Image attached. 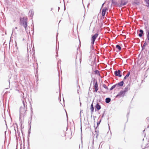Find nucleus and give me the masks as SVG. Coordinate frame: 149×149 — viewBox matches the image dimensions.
Returning a JSON list of instances; mask_svg holds the SVG:
<instances>
[{
    "label": "nucleus",
    "mask_w": 149,
    "mask_h": 149,
    "mask_svg": "<svg viewBox=\"0 0 149 149\" xmlns=\"http://www.w3.org/2000/svg\"><path fill=\"white\" fill-rule=\"evenodd\" d=\"M130 89V86L129 85H127L125 88L124 91L126 93L127 92L128 90Z\"/></svg>",
    "instance_id": "nucleus-10"
},
{
    "label": "nucleus",
    "mask_w": 149,
    "mask_h": 149,
    "mask_svg": "<svg viewBox=\"0 0 149 149\" xmlns=\"http://www.w3.org/2000/svg\"><path fill=\"white\" fill-rule=\"evenodd\" d=\"M23 106H21L20 107L19 109V118H21L22 117H23L26 114V102H25L24 100H23Z\"/></svg>",
    "instance_id": "nucleus-1"
},
{
    "label": "nucleus",
    "mask_w": 149,
    "mask_h": 149,
    "mask_svg": "<svg viewBox=\"0 0 149 149\" xmlns=\"http://www.w3.org/2000/svg\"><path fill=\"white\" fill-rule=\"evenodd\" d=\"M104 3H103L102 4V7L103 6V5H104Z\"/></svg>",
    "instance_id": "nucleus-23"
},
{
    "label": "nucleus",
    "mask_w": 149,
    "mask_h": 149,
    "mask_svg": "<svg viewBox=\"0 0 149 149\" xmlns=\"http://www.w3.org/2000/svg\"><path fill=\"white\" fill-rule=\"evenodd\" d=\"M110 101L111 99L109 98H107L106 99L105 102L107 103H108Z\"/></svg>",
    "instance_id": "nucleus-14"
},
{
    "label": "nucleus",
    "mask_w": 149,
    "mask_h": 149,
    "mask_svg": "<svg viewBox=\"0 0 149 149\" xmlns=\"http://www.w3.org/2000/svg\"><path fill=\"white\" fill-rule=\"evenodd\" d=\"M117 84H115L113 86L110 88V90H113V88H114L116 86H117Z\"/></svg>",
    "instance_id": "nucleus-18"
},
{
    "label": "nucleus",
    "mask_w": 149,
    "mask_h": 149,
    "mask_svg": "<svg viewBox=\"0 0 149 149\" xmlns=\"http://www.w3.org/2000/svg\"><path fill=\"white\" fill-rule=\"evenodd\" d=\"M108 10V9L106 8H104L102 10V15L104 16L105 15L106 11Z\"/></svg>",
    "instance_id": "nucleus-6"
},
{
    "label": "nucleus",
    "mask_w": 149,
    "mask_h": 149,
    "mask_svg": "<svg viewBox=\"0 0 149 149\" xmlns=\"http://www.w3.org/2000/svg\"><path fill=\"white\" fill-rule=\"evenodd\" d=\"M116 48L118 49L119 51H120L121 50V47L118 45H116Z\"/></svg>",
    "instance_id": "nucleus-17"
},
{
    "label": "nucleus",
    "mask_w": 149,
    "mask_h": 149,
    "mask_svg": "<svg viewBox=\"0 0 149 149\" xmlns=\"http://www.w3.org/2000/svg\"><path fill=\"white\" fill-rule=\"evenodd\" d=\"M130 74V72H128L127 74L124 77V80L127 77H128L129 76Z\"/></svg>",
    "instance_id": "nucleus-16"
},
{
    "label": "nucleus",
    "mask_w": 149,
    "mask_h": 149,
    "mask_svg": "<svg viewBox=\"0 0 149 149\" xmlns=\"http://www.w3.org/2000/svg\"><path fill=\"white\" fill-rule=\"evenodd\" d=\"M123 81H121L118 84H117V86H123Z\"/></svg>",
    "instance_id": "nucleus-13"
},
{
    "label": "nucleus",
    "mask_w": 149,
    "mask_h": 149,
    "mask_svg": "<svg viewBox=\"0 0 149 149\" xmlns=\"http://www.w3.org/2000/svg\"><path fill=\"white\" fill-rule=\"evenodd\" d=\"M145 1L146 2V3L148 4V6H149V0H145Z\"/></svg>",
    "instance_id": "nucleus-21"
},
{
    "label": "nucleus",
    "mask_w": 149,
    "mask_h": 149,
    "mask_svg": "<svg viewBox=\"0 0 149 149\" xmlns=\"http://www.w3.org/2000/svg\"><path fill=\"white\" fill-rule=\"evenodd\" d=\"M91 112L92 113H93L94 111V107L93 105L92 104L91 105Z\"/></svg>",
    "instance_id": "nucleus-15"
},
{
    "label": "nucleus",
    "mask_w": 149,
    "mask_h": 149,
    "mask_svg": "<svg viewBox=\"0 0 149 149\" xmlns=\"http://www.w3.org/2000/svg\"><path fill=\"white\" fill-rule=\"evenodd\" d=\"M126 92L124 91H121L117 95L116 97H123Z\"/></svg>",
    "instance_id": "nucleus-4"
},
{
    "label": "nucleus",
    "mask_w": 149,
    "mask_h": 149,
    "mask_svg": "<svg viewBox=\"0 0 149 149\" xmlns=\"http://www.w3.org/2000/svg\"><path fill=\"white\" fill-rule=\"evenodd\" d=\"M147 38L148 41H149V30L147 29L146 31Z\"/></svg>",
    "instance_id": "nucleus-12"
},
{
    "label": "nucleus",
    "mask_w": 149,
    "mask_h": 149,
    "mask_svg": "<svg viewBox=\"0 0 149 149\" xmlns=\"http://www.w3.org/2000/svg\"><path fill=\"white\" fill-rule=\"evenodd\" d=\"M33 11L32 10H30L29 12V14L31 16L33 15Z\"/></svg>",
    "instance_id": "nucleus-19"
},
{
    "label": "nucleus",
    "mask_w": 149,
    "mask_h": 149,
    "mask_svg": "<svg viewBox=\"0 0 149 149\" xmlns=\"http://www.w3.org/2000/svg\"><path fill=\"white\" fill-rule=\"evenodd\" d=\"M95 107L97 110H99L101 109V106L100 105H99V104L97 103L96 106Z\"/></svg>",
    "instance_id": "nucleus-11"
},
{
    "label": "nucleus",
    "mask_w": 149,
    "mask_h": 149,
    "mask_svg": "<svg viewBox=\"0 0 149 149\" xmlns=\"http://www.w3.org/2000/svg\"><path fill=\"white\" fill-rule=\"evenodd\" d=\"M94 88H95V91L96 92H97L98 89V88L97 82V81H96V82L95 83V84Z\"/></svg>",
    "instance_id": "nucleus-8"
},
{
    "label": "nucleus",
    "mask_w": 149,
    "mask_h": 149,
    "mask_svg": "<svg viewBox=\"0 0 149 149\" xmlns=\"http://www.w3.org/2000/svg\"><path fill=\"white\" fill-rule=\"evenodd\" d=\"M146 42H145V43H144V45H143V46H145V45H146Z\"/></svg>",
    "instance_id": "nucleus-22"
},
{
    "label": "nucleus",
    "mask_w": 149,
    "mask_h": 149,
    "mask_svg": "<svg viewBox=\"0 0 149 149\" xmlns=\"http://www.w3.org/2000/svg\"><path fill=\"white\" fill-rule=\"evenodd\" d=\"M103 87L106 89H108V88L107 87V86L104 84L103 85Z\"/></svg>",
    "instance_id": "nucleus-20"
},
{
    "label": "nucleus",
    "mask_w": 149,
    "mask_h": 149,
    "mask_svg": "<svg viewBox=\"0 0 149 149\" xmlns=\"http://www.w3.org/2000/svg\"><path fill=\"white\" fill-rule=\"evenodd\" d=\"M101 143H102V142H101V143H100V145L99 146V148H100V145L101 144Z\"/></svg>",
    "instance_id": "nucleus-25"
},
{
    "label": "nucleus",
    "mask_w": 149,
    "mask_h": 149,
    "mask_svg": "<svg viewBox=\"0 0 149 149\" xmlns=\"http://www.w3.org/2000/svg\"><path fill=\"white\" fill-rule=\"evenodd\" d=\"M139 32L140 33L139 34V37H141L143 34H144V33H143V30L142 29H140L139 30Z\"/></svg>",
    "instance_id": "nucleus-9"
},
{
    "label": "nucleus",
    "mask_w": 149,
    "mask_h": 149,
    "mask_svg": "<svg viewBox=\"0 0 149 149\" xmlns=\"http://www.w3.org/2000/svg\"><path fill=\"white\" fill-rule=\"evenodd\" d=\"M100 124V123H97V125H98V124Z\"/></svg>",
    "instance_id": "nucleus-26"
},
{
    "label": "nucleus",
    "mask_w": 149,
    "mask_h": 149,
    "mask_svg": "<svg viewBox=\"0 0 149 149\" xmlns=\"http://www.w3.org/2000/svg\"><path fill=\"white\" fill-rule=\"evenodd\" d=\"M127 3V1H126L124 0H122L121 1V3L120 4V6H125L126 4Z\"/></svg>",
    "instance_id": "nucleus-7"
},
{
    "label": "nucleus",
    "mask_w": 149,
    "mask_h": 149,
    "mask_svg": "<svg viewBox=\"0 0 149 149\" xmlns=\"http://www.w3.org/2000/svg\"><path fill=\"white\" fill-rule=\"evenodd\" d=\"M17 29V27H15V29Z\"/></svg>",
    "instance_id": "nucleus-24"
},
{
    "label": "nucleus",
    "mask_w": 149,
    "mask_h": 149,
    "mask_svg": "<svg viewBox=\"0 0 149 149\" xmlns=\"http://www.w3.org/2000/svg\"><path fill=\"white\" fill-rule=\"evenodd\" d=\"M120 70L118 71H116L114 72L115 75L116 76H118L120 77H121L122 76L120 74Z\"/></svg>",
    "instance_id": "nucleus-5"
},
{
    "label": "nucleus",
    "mask_w": 149,
    "mask_h": 149,
    "mask_svg": "<svg viewBox=\"0 0 149 149\" xmlns=\"http://www.w3.org/2000/svg\"><path fill=\"white\" fill-rule=\"evenodd\" d=\"M20 24L21 25H22L24 27L25 30L28 29L27 27V18L26 17H24L20 18Z\"/></svg>",
    "instance_id": "nucleus-2"
},
{
    "label": "nucleus",
    "mask_w": 149,
    "mask_h": 149,
    "mask_svg": "<svg viewBox=\"0 0 149 149\" xmlns=\"http://www.w3.org/2000/svg\"><path fill=\"white\" fill-rule=\"evenodd\" d=\"M98 36V34L97 33L95 34L91 38L92 42L91 43L93 45L94 44L95 40Z\"/></svg>",
    "instance_id": "nucleus-3"
}]
</instances>
